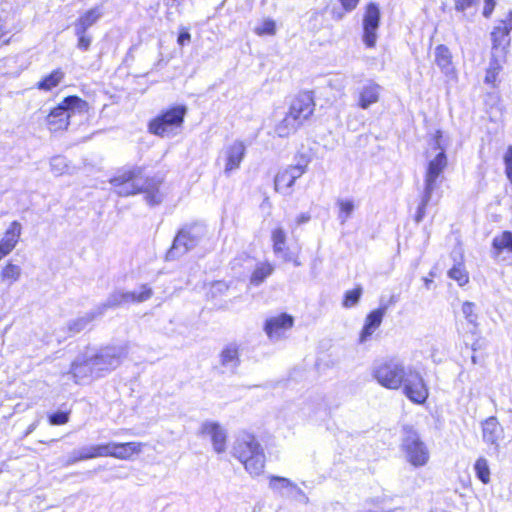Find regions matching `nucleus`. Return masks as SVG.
<instances>
[{
  "instance_id": "obj_1",
  "label": "nucleus",
  "mask_w": 512,
  "mask_h": 512,
  "mask_svg": "<svg viewBox=\"0 0 512 512\" xmlns=\"http://www.w3.org/2000/svg\"><path fill=\"white\" fill-rule=\"evenodd\" d=\"M372 376L386 389H401L403 395L415 404H424L429 396V388L421 372L412 366H406L398 358H387L376 363Z\"/></svg>"
},
{
  "instance_id": "obj_2",
  "label": "nucleus",
  "mask_w": 512,
  "mask_h": 512,
  "mask_svg": "<svg viewBox=\"0 0 512 512\" xmlns=\"http://www.w3.org/2000/svg\"><path fill=\"white\" fill-rule=\"evenodd\" d=\"M447 143L444 141L443 133L437 130L428 143L425 152L426 166L423 179V191L421 200L415 215V221L421 222L426 214V207L434 200L440 198L439 189L443 182V173L448 166V158L446 155Z\"/></svg>"
},
{
  "instance_id": "obj_3",
  "label": "nucleus",
  "mask_w": 512,
  "mask_h": 512,
  "mask_svg": "<svg viewBox=\"0 0 512 512\" xmlns=\"http://www.w3.org/2000/svg\"><path fill=\"white\" fill-rule=\"evenodd\" d=\"M123 356L118 347L89 348L71 364L69 374L75 383L89 382L117 368Z\"/></svg>"
},
{
  "instance_id": "obj_4",
  "label": "nucleus",
  "mask_w": 512,
  "mask_h": 512,
  "mask_svg": "<svg viewBox=\"0 0 512 512\" xmlns=\"http://www.w3.org/2000/svg\"><path fill=\"white\" fill-rule=\"evenodd\" d=\"M110 183L117 195L128 197L143 193L145 201L149 205H157L162 201L159 192V183L153 179H144L140 167H131L118 171L110 179Z\"/></svg>"
},
{
  "instance_id": "obj_5",
  "label": "nucleus",
  "mask_w": 512,
  "mask_h": 512,
  "mask_svg": "<svg viewBox=\"0 0 512 512\" xmlns=\"http://www.w3.org/2000/svg\"><path fill=\"white\" fill-rule=\"evenodd\" d=\"M232 454L251 477L263 474L266 466V454L254 434L246 431L240 432L233 443Z\"/></svg>"
},
{
  "instance_id": "obj_6",
  "label": "nucleus",
  "mask_w": 512,
  "mask_h": 512,
  "mask_svg": "<svg viewBox=\"0 0 512 512\" xmlns=\"http://www.w3.org/2000/svg\"><path fill=\"white\" fill-rule=\"evenodd\" d=\"M87 111V103L76 96L66 97L57 107L51 110L47 116V125L50 131L65 130L69 125V119L75 113Z\"/></svg>"
},
{
  "instance_id": "obj_7",
  "label": "nucleus",
  "mask_w": 512,
  "mask_h": 512,
  "mask_svg": "<svg viewBox=\"0 0 512 512\" xmlns=\"http://www.w3.org/2000/svg\"><path fill=\"white\" fill-rule=\"evenodd\" d=\"M186 111L185 106H176L163 112L149 123V131L160 137L175 135L183 124Z\"/></svg>"
},
{
  "instance_id": "obj_8",
  "label": "nucleus",
  "mask_w": 512,
  "mask_h": 512,
  "mask_svg": "<svg viewBox=\"0 0 512 512\" xmlns=\"http://www.w3.org/2000/svg\"><path fill=\"white\" fill-rule=\"evenodd\" d=\"M401 447L406 461L413 467H422L429 462V449L413 429L405 430Z\"/></svg>"
},
{
  "instance_id": "obj_9",
  "label": "nucleus",
  "mask_w": 512,
  "mask_h": 512,
  "mask_svg": "<svg viewBox=\"0 0 512 512\" xmlns=\"http://www.w3.org/2000/svg\"><path fill=\"white\" fill-rule=\"evenodd\" d=\"M202 236L203 230L200 227L182 229L174 239L168 258L175 259L184 255L198 244Z\"/></svg>"
},
{
  "instance_id": "obj_10",
  "label": "nucleus",
  "mask_w": 512,
  "mask_h": 512,
  "mask_svg": "<svg viewBox=\"0 0 512 512\" xmlns=\"http://www.w3.org/2000/svg\"><path fill=\"white\" fill-rule=\"evenodd\" d=\"M306 169L307 161L304 160L280 170L274 179L275 190L283 194H290L295 181L306 172Z\"/></svg>"
},
{
  "instance_id": "obj_11",
  "label": "nucleus",
  "mask_w": 512,
  "mask_h": 512,
  "mask_svg": "<svg viewBox=\"0 0 512 512\" xmlns=\"http://www.w3.org/2000/svg\"><path fill=\"white\" fill-rule=\"evenodd\" d=\"M245 154L246 146L240 140H235L222 149L220 158L224 162L223 172L226 176L240 168Z\"/></svg>"
},
{
  "instance_id": "obj_12",
  "label": "nucleus",
  "mask_w": 512,
  "mask_h": 512,
  "mask_svg": "<svg viewBox=\"0 0 512 512\" xmlns=\"http://www.w3.org/2000/svg\"><path fill=\"white\" fill-rule=\"evenodd\" d=\"M314 110L313 96L309 92H303L292 100L288 113L302 126L312 116Z\"/></svg>"
},
{
  "instance_id": "obj_13",
  "label": "nucleus",
  "mask_w": 512,
  "mask_h": 512,
  "mask_svg": "<svg viewBox=\"0 0 512 512\" xmlns=\"http://www.w3.org/2000/svg\"><path fill=\"white\" fill-rule=\"evenodd\" d=\"M294 319L287 313H281L268 318L264 325V331L271 340H279L284 333L293 327Z\"/></svg>"
},
{
  "instance_id": "obj_14",
  "label": "nucleus",
  "mask_w": 512,
  "mask_h": 512,
  "mask_svg": "<svg viewBox=\"0 0 512 512\" xmlns=\"http://www.w3.org/2000/svg\"><path fill=\"white\" fill-rule=\"evenodd\" d=\"M482 440L487 445L498 451L500 441L504 438V429L494 416L481 422Z\"/></svg>"
},
{
  "instance_id": "obj_15",
  "label": "nucleus",
  "mask_w": 512,
  "mask_h": 512,
  "mask_svg": "<svg viewBox=\"0 0 512 512\" xmlns=\"http://www.w3.org/2000/svg\"><path fill=\"white\" fill-rule=\"evenodd\" d=\"M200 433L210 437L213 449L216 453L220 454L226 450L227 433L218 422H203L200 427Z\"/></svg>"
},
{
  "instance_id": "obj_16",
  "label": "nucleus",
  "mask_w": 512,
  "mask_h": 512,
  "mask_svg": "<svg viewBox=\"0 0 512 512\" xmlns=\"http://www.w3.org/2000/svg\"><path fill=\"white\" fill-rule=\"evenodd\" d=\"M381 92L382 87L379 84L373 81L365 83L357 91V105L361 109H368L379 101Z\"/></svg>"
},
{
  "instance_id": "obj_17",
  "label": "nucleus",
  "mask_w": 512,
  "mask_h": 512,
  "mask_svg": "<svg viewBox=\"0 0 512 512\" xmlns=\"http://www.w3.org/2000/svg\"><path fill=\"white\" fill-rule=\"evenodd\" d=\"M384 315L385 308H378L366 316L364 326L359 335V342L361 344L367 342L375 333V331L380 327Z\"/></svg>"
},
{
  "instance_id": "obj_18",
  "label": "nucleus",
  "mask_w": 512,
  "mask_h": 512,
  "mask_svg": "<svg viewBox=\"0 0 512 512\" xmlns=\"http://www.w3.org/2000/svg\"><path fill=\"white\" fill-rule=\"evenodd\" d=\"M435 62L441 71L451 79L456 78V70L452 64V56L444 45H438L435 49Z\"/></svg>"
},
{
  "instance_id": "obj_19",
  "label": "nucleus",
  "mask_w": 512,
  "mask_h": 512,
  "mask_svg": "<svg viewBox=\"0 0 512 512\" xmlns=\"http://www.w3.org/2000/svg\"><path fill=\"white\" fill-rule=\"evenodd\" d=\"M271 241L274 254L282 257L285 262L290 261L286 246L287 235L282 227H276L272 230Z\"/></svg>"
},
{
  "instance_id": "obj_20",
  "label": "nucleus",
  "mask_w": 512,
  "mask_h": 512,
  "mask_svg": "<svg viewBox=\"0 0 512 512\" xmlns=\"http://www.w3.org/2000/svg\"><path fill=\"white\" fill-rule=\"evenodd\" d=\"M113 457L120 460H129L133 455L142 451L143 444L140 442H113Z\"/></svg>"
},
{
  "instance_id": "obj_21",
  "label": "nucleus",
  "mask_w": 512,
  "mask_h": 512,
  "mask_svg": "<svg viewBox=\"0 0 512 512\" xmlns=\"http://www.w3.org/2000/svg\"><path fill=\"white\" fill-rule=\"evenodd\" d=\"M21 230V224L17 221H13L7 228L3 239L0 241V246L7 254H10L17 245L21 235Z\"/></svg>"
},
{
  "instance_id": "obj_22",
  "label": "nucleus",
  "mask_w": 512,
  "mask_h": 512,
  "mask_svg": "<svg viewBox=\"0 0 512 512\" xmlns=\"http://www.w3.org/2000/svg\"><path fill=\"white\" fill-rule=\"evenodd\" d=\"M300 125L288 112L283 118L278 120L274 126V133L279 137H288L295 133Z\"/></svg>"
},
{
  "instance_id": "obj_23",
  "label": "nucleus",
  "mask_w": 512,
  "mask_h": 512,
  "mask_svg": "<svg viewBox=\"0 0 512 512\" xmlns=\"http://www.w3.org/2000/svg\"><path fill=\"white\" fill-rule=\"evenodd\" d=\"M221 365L235 368L239 364V345L237 343L227 344L220 353Z\"/></svg>"
},
{
  "instance_id": "obj_24",
  "label": "nucleus",
  "mask_w": 512,
  "mask_h": 512,
  "mask_svg": "<svg viewBox=\"0 0 512 512\" xmlns=\"http://www.w3.org/2000/svg\"><path fill=\"white\" fill-rule=\"evenodd\" d=\"M274 265L268 261L258 262L250 276V283L258 286L265 281L273 272Z\"/></svg>"
},
{
  "instance_id": "obj_25",
  "label": "nucleus",
  "mask_w": 512,
  "mask_h": 512,
  "mask_svg": "<svg viewBox=\"0 0 512 512\" xmlns=\"http://www.w3.org/2000/svg\"><path fill=\"white\" fill-rule=\"evenodd\" d=\"M493 58L505 60L507 49L510 45L509 34H493Z\"/></svg>"
},
{
  "instance_id": "obj_26",
  "label": "nucleus",
  "mask_w": 512,
  "mask_h": 512,
  "mask_svg": "<svg viewBox=\"0 0 512 512\" xmlns=\"http://www.w3.org/2000/svg\"><path fill=\"white\" fill-rule=\"evenodd\" d=\"M98 316L99 315L97 314V309H95L81 317H78L68 322L67 329L69 330L70 335H75L84 330L87 327V325Z\"/></svg>"
},
{
  "instance_id": "obj_27",
  "label": "nucleus",
  "mask_w": 512,
  "mask_h": 512,
  "mask_svg": "<svg viewBox=\"0 0 512 512\" xmlns=\"http://www.w3.org/2000/svg\"><path fill=\"white\" fill-rule=\"evenodd\" d=\"M102 15L101 7H94L83 13L76 23V29L85 31L90 28Z\"/></svg>"
},
{
  "instance_id": "obj_28",
  "label": "nucleus",
  "mask_w": 512,
  "mask_h": 512,
  "mask_svg": "<svg viewBox=\"0 0 512 512\" xmlns=\"http://www.w3.org/2000/svg\"><path fill=\"white\" fill-rule=\"evenodd\" d=\"M269 488L273 492L284 495V491L293 492V489L296 488V483L288 478L272 475L269 477Z\"/></svg>"
},
{
  "instance_id": "obj_29",
  "label": "nucleus",
  "mask_w": 512,
  "mask_h": 512,
  "mask_svg": "<svg viewBox=\"0 0 512 512\" xmlns=\"http://www.w3.org/2000/svg\"><path fill=\"white\" fill-rule=\"evenodd\" d=\"M126 304V300H125V291H122V290H116L114 292H112L106 299V301L101 304L100 306H98L96 309H97V314L98 315H102L106 309L108 308H116V307H119L121 305H125Z\"/></svg>"
},
{
  "instance_id": "obj_30",
  "label": "nucleus",
  "mask_w": 512,
  "mask_h": 512,
  "mask_svg": "<svg viewBox=\"0 0 512 512\" xmlns=\"http://www.w3.org/2000/svg\"><path fill=\"white\" fill-rule=\"evenodd\" d=\"M380 18L379 8L375 4H369L363 19L364 31L372 32L378 28Z\"/></svg>"
},
{
  "instance_id": "obj_31",
  "label": "nucleus",
  "mask_w": 512,
  "mask_h": 512,
  "mask_svg": "<svg viewBox=\"0 0 512 512\" xmlns=\"http://www.w3.org/2000/svg\"><path fill=\"white\" fill-rule=\"evenodd\" d=\"M22 269L20 266L12 263L6 264L0 273V279L7 285H12L17 282L21 277Z\"/></svg>"
},
{
  "instance_id": "obj_32",
  "label": "nucleus",
  "mask_w": 512,
  "mask_h": 512,
  "mask_svg": "<svg viewBox=\"0 0 512 512\" xmlns=\"http://www.w3.org/2000/svg\"><path fill=\"white\" fill-rule=\"evenodd\" d=\"M153 295V290L148 285H142L140 291H125L126 304L142 303L149 300Z\"/></svg>"
},
{
  "instance_id": "obj_33",
  "label": "nucleus",
  "mask_w": 512,
  "mask_h": 512,
  "mask_svg": "<svg viewBox=\"0 0 512 512\" xmlns=\"http://www.w3.org/2000/svg\"><path fill=\"white\" fill-rule=\"evenodd\" d=\"M493 248L496 254L499 255L503 251L512 253V233L504 231L493 239Z\"/></svg>"
},
{
  "instance_id": "obj_34",
  "label": "nucleus",
  "mask_w": 512,
  "mask_h": 512,
  "mask_svg": "<svg viewBox=\"0 0 512 512\" xmlns=\"http://www.w3.org/2000/svg\"><path fill=\"white\" fill-rule=\"evenodd\" d=\"M474 471L477 478L483 483H490V467L488 460L485 457H479L474 464Z\"/></svg>"
},
{
  "instance_id": "obj_35",
  "label": "nucleus",
  "mask_w": 512,
  "mask_h": 512,
  "mask_svg": "<svg viewBox=\"0 0 512 512\" xmlns=\"http://www.w3.org/2000/svg\"><path fill=\"white\" fill-rule=\"evenodd\" d=\"M64 73L61 70H55L38 83V88L49 91L56 87L63 79Z\"/></svg>"
},
{
  "instance_id": "obj_36",
  "label": "nucleus",
  "mask_w": 512,
  "mask_h": 512,
  "mask_svg": "<svg viewBox=\"0 0 512 512\" xmlns=\"http://www.w3.org/2000/svg\"><path fill=\"white\" fill-rule=\"evenodd\" d=\"M337 205L339 207L338 218L341 221V223L344 224L350 218L354 211V202L348 199H339L337 201Z\"/></svg>"
},
{
  "instance_id": "obj_37",
  "label": "nucleus",
  "mask_w": 512,
  "mask_h": 512,
  "mask_svg": "<svg viewBox=\"0 0 512 512\" xmlns=\"http://www.w3.org/2000/svg\"><path fill=\"white\" fill-rule=\"evenodd\" d=\"M503 60L493 58L492 61L489 64V67L487 68L486 75H485V82L487 84H491L493 86L496 85V80L499 75V72L501 70V62Z\"/></svg>"
},
{
  "instance_id": "obj_38",
  "label": "nucleus",
  "mask_w": 512,
  "mask_h": 512,
  "mask_svg": "<svg viewBox=\"0 0 512 512\" xmlns=\"http://www.w3.org/2000/svg\"><path fill=\"white\" fill-rule=\"evenodd\" d=\"M461 312L466 319V321L473 325L477 326L478 324V314L476 312V305L473 302L465 301L462 303Z\"/></svg>"
},
{
  "instance_id": "obj_39",
  "label": "nucleus",
  "mask_w": 512,
  "mask_h": 512,
  "mask_svg": "<svg viewBox=\"0 0 512 512\" xmlns=\"http://www.w3.org/2000/svg\"><path fill=\"white\" fill-rule=\"evenodd\" d=\"M362 295V288L357 286L356 288L349 290L345 293L343 306L345 308H351L355 306Z\"/></svg>"
},
{
  "instance_id": "obj_40",
  "label": "nucleus",
  "mask_w": 512,
  "mask_h": 512,
  "mask_svg": "<svg viewBox=\"0 0 512 512\" xmlns=\"http://www.w3.org/2000/svg\"><path fill=\"white\" fill-rule=\"evenodd\" d=\"M51 171L59 176L68 171L67 161L62 156H56L51 159L50 162Z\"/></svg>"
},
{
  "instance_id": "obj_41",
  "label": "nucleus",
  "mask_w": 512,
  "mask_h": 512,
  "mask_svg": "<svg viewBox=\"0 0 512 512\" xmlns=\"http://www.w3.org/2000/svg\"><path fill=\"white\" fill-rule=\"evenodd\" d=\"M449 276L450 278L457 281L460 286L465 285L469 280L466 270L461 266H454L452 269H450Z\"/></svg>"
},
{
  "instance_id": "obj_42",
  "label": "nucleus",
  "mask_w": 512,
  "mask_h": 512,
  "mask_svg": "<svg viewBox=\"0 0 512 512\" xmlns=\"http://www.w3.org/2000/svg\"><path fill=\"white\" fill-rule=\"evenodd\" d=\"M503 162L505 165V174L512 184V146L510 145L503 155Z\"/></svg>"
},
{
  "instance_id": "obj_43",
  "label": "nucleus",
  "mask_w": 512,
  "mask_h": 512,
  "mask_svg": "<svg viewBox=\"0 0 512 512\" xmlns=\"http://www.w3.org/2000/svg\"><path fill=\"white\" fill-rule=\"evenodd\" d=\"M113 442L96 445V455L98 457H113Z\"/></svg>"
},
{
  "instance_id": "obj_44",
  "label": "nucleus",
  "mask_w": 512,
  "mask_h": 512,
  "mask_svg": "<svg viewBox=\"0 0 512 512\" xmlns=\"http://www.w3.org/2000/svg\"><path fill=\"white\" fill-rule=\"evenodd\" d=\"M501 25L497 27L499 31L510 32L512 30V11L505 13L503 18L500 19Z\"/></svg>"
},
{
  "instance_id": "obj_45",
  "label": "nucleus",
  "mask_w": 512,
  "mask_h": 512,
  "mask_svg": "<svg viewBox=\"0 0 512 512\" xmlns=\"http://www.w3.org/2000/svg\"><path fill=\"white\" fill-rule=\"evenodd\" d=\"M69 420V415L66 412H57L49 416L50 424L63 425Z\"/></svg>"
},
{
  "instance_id": "obj_46",
  "label": "nucleus",
  "mask_w": 512,
  "mask_h": 512,
  "mask_svg": "<svg viewBox=\"0 0 512 512\" xmlns=\"http://www.w3.org/2000/svg\"><path fill=\"white\" fill-rule=\"evenodd\" d=\"M79 450H80L81 454L83 455L80 458H84V460H90V459L97 458L96 445L82 447V448H79Z\"/></svg>"
},
{
  "instance_id": "obj_47",
  "label": "nucleus",
  "mask_w": 512,
  "mask_h": 512,
  "mask_svg": "<svg viewBox=\"0 0 512 512\" xmlns=\"http://www.w3.org/2000/svg\"><path fill=\"white\" fill-rule=\"evenodd\" d=\"M83 456L79 449L73 450L67 457L65 461V466H71L77 462L85 461L84 458H80Z\"/></svg>"
},
{
  "instance_id": "obj_48",
  "label": "nucleus",
  "mask_w": 512,
  "mask_h": 512,
  "mask_svg": "<svg viewBox=\"0 0 512 512\" xmlns=\"http://www.w3.org/2000/svg\"><path fill=\"white\" fill-rule=\"evenodd\" d=\"M476 0H454L455 9L463 12L466 9L472 7Z\"/></svg>"
},
{
  "instance_id": "obj_49",
  "label": "nucleus",
  "mask_w": 512,
  "mask_h": 512,
  "mask_svg": "<svg viewBox=\"0 0 512 512\" xmlns=\"http://www.w3.org/2000/svg\"><path fill=\"white\" fill-rule=\"evenodd\" d=\"M293 492L296 494V499L300 501L301 503L307 505L309 504L310 500L307 494L296 484V488L293 489Z\"/></svg>"
},
{
  "instance_id": "obj_50",
  "label": "nucleus",
  "mask_w": 512,
  "mask_h": 512,
  "mask_svg": "<svg viewBox=\"0 0 512 512\" xmlns=\"http://www.w3.org/2000/svg\"><path fill=\"white\" fill-rule=\"evenodd\" d=\"M91 36L90 34H82L78 39V47L83 50H87L91 44Z\"/></svg>"
},
{
  "instance_id": "obj_51",
  "label": "nucleus",
  "mask_w": 512,
  "mask_h": 512,
  "mask_svg": "<svg viewBox=\"0 0 512 512\" xmlns=\"http://www.w3.org/2000/svg\"><path fill=\"white\" fill-rule=\"evenodd\" d=\"M277 29V25L273 20L267 19L263 22V26L257 32H274Z\"/></svg>"
},
{
  "instance_id": "obj_52",
  "label": "nucleus",
  "mask_w": 512,
  "mask_h": 512,
  "mask_svg": "<svg viewBox=\"0 0 512 512\" xmlns=\"http://www.w3.org/2000/svg\"><path fill=\"white\" fill-rule=\"evenodd\" d=\"M485 5L483 8V15L485 17H489L494 10L495 7V0H484Z\"/></svg>"
},
{
  "instance_id": "obj_53",
  "label": "nucleus",
  "mask_w": 512,
  "mask_h": 512,
  "mask_svg": "<svg viewBox=\"0 0 512 512\" xmlns=\"http://www.w3.org/2000/svg\"><path fill=\"white\" fill-rule=\"evenodd\" d=\"M377 34H363L362 40L367 47H373L377 40Z\"/></svg>"
},
{
  "instance_id": "obj_54",
  "label": "nucleus",
  "mask_w": 512,
  "mask_h": 512,
  "mask_svg": "<svg viewBox=\"0 0 512 512\" xmlns=\"http://www.w3.org/2000/svg\"><path fill=\"white\" fill-rule=\"evenodd\" d=\"M342 7L346 11H352L356 8L359 0H340Z\"/></svg>"
},
{
  "instance_id": "obj_55",
  "label": "nucleus",
  "mask_w": 512,
  "mask_h": 512,
  "mask_svg": "<svg viewBox=\"0 0 512 512\" xmlns=\"http://www.w3.org/2000/svg\"><path fill=\"white\" fill-rule=\"evenodd\" d=\"M190 36H191V34H179L178 38H177V42L181 46L188 44L191 40Z\"/></svg>"
},
{
  "instance_id": "obj_56",
  "label": "nucleus",
  "mask_w": 512,
  "mask_h": 512,
  "mask_svg": "<svg viewBox=\"0 0 512 512\" xmlns=\"http://www.w3.org/2000/svg\"><path fill=\"white\" fill-rule=\"evenodd\" d=\"M310 220V215L307 214V213H302L301 215H299L296 219V222L298 225H301L303 223H306Z\"/></svg>"
},
{
  "instance_id": "obj_57",
  "label": "nucleus",
  "mask_w": 512,
  "mask_h": 512,
  "mask_svg": "<svg viewBox=\"0 0 512 512\" xmlns=\"http://www.w3.org/2000/svg\"><path fill=\"white\" fill-rule=\"evenodd\" d=\"M8 254L5 252V250L0 246V260L3 259Z\"/></svg>"
},
{
  "instance_id": "obj_58",
  "label": "nucleus",
  "mask_w": 512,
  "mask_h": 512,
  "mask_svg": "<svg viewBox=\"0 0 512 512\" xmlns=\"http://www.w3.org/2000/svg\"><path fill=\"white\" fill-rule=\"evenodd\" d=\"M424 282H425V286H426L427 288H429V285L432 283V280H430V279H428V278H425V279H424Z\"/></svg>"
},
{
  "instance_id": "obj_59",
  "label": "nucleus",
  "mask_w": 512,
  "mask_h": 512,
  "mask_svg": "<svg viewBox=\"0 0 512 512\" xmlns=\"http://www.w3.org/2000/svg\"><path fill=\"white\" fill-rule=\"evenodd\" d=\"M471 361H472L473 364H477V357L475 355H473L471 357Z\"/></svg>"
}]
</instances>
